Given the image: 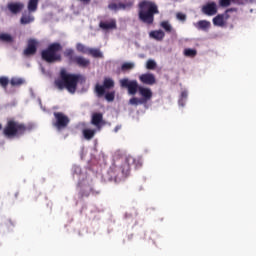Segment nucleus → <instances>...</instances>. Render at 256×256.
I'll return each mask as SVG.
<instances>
[{"label": "nucleus", "instance_id": "f257e3e1", "mask_svg": "<svg viewBox=\"0 0 256 256\" xmlns=\"http://www.w3.org/2000/svg\"><path fill=\"white\" fill-rule=\"evenodd\" d=\"M120 87L122 89H127L128 95H141V101L147 103V101H151L153 98V92L149 88H145L143 86H139V82L137 80H129V78H123L119 81Z\"/></svg>", "mask_w": 256, "mask_h": 256}, {"label": "nucleus", "instance_id": "f03ea898", "mask_svg": "<svg viewBox=\"0 0 256 256\" xmlns=\"http://www.w3.org/2000/svg\"><path fill=\"white\" fill-rule=\"evenodd\" d=\"M155 15H159V7L153 1L143 0L138 4V18L145 25H153Z\"/></svg>", "mask_w": 256, "mask_h": 256}, {"label": "nucleus", "instance_id": "7ed1b4c3", "mask_svg": "<svg viewBox=\"0 0 256 256\" xmlns=\"http://www.w3.org/2000/svg\"><path fill=\"white\" fill-rule=\"evenodd\" d=\"M79 83V75L69 74L67 71L62 70L60 72V77L54 81L56 89L63 91L67 89L69 93H75L77 91V84Z\"/></svg>", "mask_w": 256, "mask_h": 256}, {"label": "nucleus", "instance_id": "20e7f679", "mask_svg": "<svg viewBox=\"0 0 256 256\" xmlns=\"http://www.w3.org/2000/svg\"><path fill=\"white\" fill-rule=\"evenodd\" d=\"M131 165H135L136 169H139L143 165L141 158H134L133 156H128L125 161L118 167H115V179L122 181V179H127L131 175Z\"/></svg>", "mask_w": 256, "mask_h": 256}, {"label": "nucleus", "instance_id": "39448f33", "mask_svg": "<svg viewBox=\"0 0 256 256\" xmlns=\"http://www.w3.org/2000/svg\"><path fill=\"white\" fill-rule=\"evenodd\" d=\"M63 51V46L59 42H54L48 45L45 50H42L41 57L42 61L46 63H59L62 59L61 52Z\"/></svg>", "mask_w": 256, "mask_h": 256}, {"label": "nucleus", "instance_id": "423d86ee", "mask_svg": "<svg viewBox=\"0 0 256 256\" xmlns=\"http://www.w3.org/2000/svg\"><path fill=\"white\" fill-rule=\"evenodd\" d=\"M27 133V126L16 120H8L4 129L3 135L8 139H12V137H23Z\"/></svg>", "mask_w": 256, "mask_h": 256}, {"label": "nucleus", "instance_id": "0eeeda50", "mask_svg": "<svg viewBox=\"0 0 256 256\" xmlns=\"http://www.w3.org/2000/svg\"><path fill=\"white\" fill-rule=\"evenodd\" d=\"M54 119L55 120L52 125L57 129V131L67 129V127H69V123H71L69 116L65 115L63 112H54Z\"/></svg>", "mask_w": 256, "mask_h": 256}, {"label": "nucleus", "instance_id": "6e6552de", "mask_svg": "<svg viewBox=\"0 0 256 256\" xmlns=\"http://www.w3.org/2000/svg\"><path fill=\"white\" fill-rule=\"evenodd\" d=\"M113 87H115V81L111 78H105L102 86L96 84L95 92L98 97H103L105 95V89H113Z\"/></svg>", "mask_w": 256, "mask_h": 256}, {"label": "nucleus", "instance_id": "1a4fd4ad", "mask_svg": "<svg viewBox=\"0 0 256 256\" xmlns=\"http://www.w3.org/2000/svg\"><path fill=\"white\" fill-rule=\"evenodd\" d=\"M7 9L12 15H19L25 9V4L23 2H10L7 4Z\"/></svg>", "mask_w": 256, "mask_h": 256}, {"label": "nucleus", "instance_id": "9d476101", "mask_svg": "<svg viewBox=\"0 0 256 256\" xmlns=\"http://www.w3.org/2000/svg\"><path fill=\"white\" fill-rule=\"evenodd\" d=\"M202 13H204V15H208V17H213V15H217V3H207L202 7Z\"/></svg>", "mask_w": 256, "mask_h": 256}, {"label": "nucleus", "instance_id": "9b49d317", "mask_svg": "<svg viewBox=\"0 0 256 256\" xmlns=\"http://www.w3.org/2000/svg\"><path fill=\"white\" fill-rule=\"evenodd\" d=\"M139 81L144 85H155L157 83V79L155 75L152 73H145L139 76Z\"/></svg>", "mask_w": 256, "mask_h": 256}, {"label": "nucleus", "instance_id": "f8f14e48", "mask_svg": "<svg viewBox=\"0 0 256 256\" xmlns=\"http://www.w3.org/2000/svg\"><path fill=\"white\" fill-rule=\"evenodd\" d=\"M72 63H74V65H77L78 67H81L82 69H87V67L91 65V60L83 56H75Z\"/></svg>", "mask_w": 256, "mask_h": 256}, {"label": "nucleus", "instance_id": "ddd939ff", "mask_svg": "<svg viewBox=\"0 0 256 256\" xmlns=\"http://www.w3.org/2000/svg\"><path fill=\"white\" fill-rule=\"evenodd\" d=\"M35 53H37V41L35 39H30L27 48L24 50V55L29 57L30 55H35Z\"/></svg>", "mask_w": 256, "mask_h": 256}, {"label": "nucleus", "instance_id": "4468645a", "mask_svg": "<svg viewBox=\"0 0 256 256\" xmlns=\"http://www.w3.org/2000/svg\"><path fill=\"white\" fill-rule=\"evenodd\" d=\"M35 21V16L30 11L24 12L20 18L21 25H29Z\"/></svg>", "mask_w": 256, "mask_h": 256}, {"label": "nucleus", "instance_id": "2eb2a0df", "mask_svg": "<svg viewBox=\"0 0 256 256\" xmlns=\"http://www.w3.org/2000/svg\"><path fill=\"white\" fill-rule=\"evenodd\" d=\"M100 29L103 31H109V29H117V22L115 20H111L110 22L101 21L99 23Z\"/></svg>", "mask_w": 256, "mask_h": 256}, {"label": "nucleus", "instance_id": "dca6fc26", "mask_svg": "<svg viewBox=\"0 0 256 256\" xmlns=\"http://www.w3.org/2000/svg\"><path fill=\"white\" fill-rule=\"evenodd\" d=\"M231 3H233L234 5H245V2H243V0H219L220 7H229Z\"/></svg>", "mask_w": 256, "mask_h": 256}, {"label": "nucleus", "instance_id": "f3484780", "mask_svg": "<svg viewBox=\"0 0 256 256\" xmlns=\"http://www.w3.org/2000/svg\"><path fill=\"white\" fill-rule=\"evenodd\" d=\"M91 123L92 125H95V127H101V124L103 123V114L94 113L92 115Z\"/></svg>", "mask_w": 256, "mask_h": 256}, {"label": "nucleus", "instance_id": "a211bd4d", "mask_svg": "<svg viewBox=\"0 0 256 256\" xmlns=\"http://www.w3.org/2000/svg\"><path fill=\"white\" fill-rule=\"evenodd\" d=\"M195 27L200 31H208V29L211 27V22L207 20H200L196 23Z\"/></svg>", "mask_w": 256, "mask_h": 256}, {"label": "nucleus", "instance_id": "6ab92c4d", "mask_svg": "<svg viewBox=\"0 0 256 256\" xmlns=\"http://www.w3.org/2000/svg\"><path fill=\"white\" fill-rule=\"evenodd\" d=\"M150 37L156 41H163L165 39V32L163 30H154L150 32Z\"/></svg>", "mask_w": 256, "mask_h": 256}, {"label": "nucleus", "instance_id": "aec40b11", "mask_svg": "<svg viewBox=\"0 0 256 256\" xmlns=\"http://www.w3.org/2000/svg\"><path fill=\"white\" fill-rule=\"evenodd\" d=\"M88 55L94 59H103V52L99 48H89Z\"/></svg>", "mask_w": 256, "mask_h": 256}, {"label": "nucleus", "instance_id": "412c9836", "mask_svg": "<svg viewBox=\"0 0 256 256\" xmlns=\"http://www.w3.org/2000/svg\"><path fill=\"white\" fill-rule=\"evenodd\" d=\"M213 24L217 27H224L225 26V16L222 14H218L216 17L213 18Z\"/></svg>", "mask_w": 256, "mask_h": 256}, {"label": "nucleus", "instance_id": "4be33fe9", "mask_svg": "<svg viewBox=\"0 0 256 256\" xmlns=\"http://www.w3.org/2000/svg\"><path fill=\"white\" fill-rule=\"evenodd\" d=\"M38 6H39V0H29L28 11L30 13H35V11H37Z\"/></svg>", "mask_w": 256, "mask_h": 256}, {"label": "nucleus", "instance_id": "5701e85b", "mask_svg": "<svg viewBox=\"0 0 256 256\" xmlns=\"http://www.w3.org/2000/svg\"><path fill=\"white\" fill-rule=\"evenodd\" d=\"M132 69H135V63L133 62H124L121 65V71H123V73L127 71H132Z\"/></svg>", "mask_w": 256, "mask_h": 256}, {"label": "nucleus", "instance_id": "b1692460", "mask_svg": "<svg viewBox=\"0 0 256 256\" xmlns=\"http://www.w3.org/2000/svg\"><path fill=\"white\" fill-rule=\"evenodd\" d=\"M82 133L84 135V138L87 139V141H91V139L95 137L96 131L92 129H84Z\"/></svg>", "mask_w": 256, "mask_h": 256}, {"label": "nucleus", "instance_id": "393cba45", "mask_svg": "<svg viewBox=\"0 0 256 256\" xmlns=\"http://www.w3.org/2000/svg\"><path fill=\"white\" fill-rule=\"evenodd\" d=\"M0 41H3L4 43H13L14 40H13V36H11V34L1 33Z\"/></svg>", "mask_w": 256, "mask_h": 256}, {"label": "nucleus", "instance_id": "a878e982", "mask_svg": "<svg viewBox=\"0 0 256 256\" xmlns=\"http://www.w3.org/2000/svg\"><path fill=\"white\" fill-rule=\"evenodd\" d=\"M23 83H25V80H23L22 78H11L10 80V84L12 85V87H21Z\"/></svg>", "mask_w": 256, "mask_h": 256}, {"label": "nucleus", "instance_id": "bb28decb", "mask_svg": "<svg viewBox=\"0 0 256 256\" xmlns=\"http://www.w3.org/2000/svg\"><path fill=\"white\" fill-rule=\"evenodd\" d=\"M76 49H77L78 53H84L85 55H88L90 48L83 45L82 43H78L76 45Z\"/></svg>", "mask_w": 256, "mask_h": 256}, {"label": "nucleus", "instance_id": "cd10ccee", "mask_svg": "<svg viewBox=\"0 0 256 256\" xmlns=\"http://www.w3.org/2000/svg\"><path fill=\"white\" fill-rule=\"evenodd\" d=\"M160 26L163 30L166 31V33H171L173 31V27L171 26V24H169L168 21L161 22Z\"/></svg>", "mask_w": 256, "mask_h": 256}, {"label": "nucleus", "instance_id": "c85d7f7f", "mask_svg": "<svg viewBox=\"0 0 256 256\" xmlns=\"http://www.w3.org/2000/svg\"><path fill=\"white\" fill-rule=\"evenodd\" d=\"M184 55L185 57H196L197 56V50L186 48L184 49Z\"/></svg>", "mask_w": 256, "mask_h": 256}, {"label": "nucleus", "instance_id": "c756f323", "mask_svg": "<svg viewBox=\"0 0 256 256\" xmlns=\"http://www.w3.org/2000/svg\"><path fill=\"white\" fill-rule=\"evenodd\" d=\"M74 53L73 49H67L64 53L65 57H68L71 63H73V60L75 59Z\"/></svg>", "mask_w": 256, "mask_h": 256}, {"label": "nucleus", "instance_id": "7c9ffc66", "mask_svg": "<svg viewBox=\"0 0 256 256\" xmlns=\"http://www.w3.org/2000/svg\"><path fill=\"white\" fill-rule=\"evenodd\" d=\"M9 85V78L5 76L0 77V86L7 90V86Z\"/></svg>", "mask_w": 256, "mask_h": 256}, {"label": "nucleus", "instance_id": "2f4dec72", "mask_svg": "<svg viewBox=\"0 0 256 256\" xmlns=\"http://www.w3.org/2000/svg\"><path fill=\"white\" fill-rule=\"evenodd\" d=\"M130 105H145L144 102L141 101V98L133 97L129 100Z\"/></svg>", "mask_w": 256, "mask_h": 256}, {"label": "nucleus", "instance_id": "473e14b6", "mask_svg": "<svg viewBox=\"0 0 256 256\" xmlns=\"http://www.w3.org/2000/svg\"><path fill=\"white\" fill-rule=\"evenodd\" d=\"M233 12H237V8H229L225 11L224 14H222L224 16V21H227L231 16L229 15V13H233Z\"/></svg>", "mask_w": 256, "mask_h": 256}, {"label": "nucleus", "instance_id": "72a5a7b5", "mask_svg": "<svg viewBox=\"0 0 256 256\" xmlns=\"http://www.w3.org/2000/svg\"><path fill=\"white\" fill-rule=\"evenodd\" d=\"M157 67V63L155 62V60H148L146 63V69L149 70H154Z\"/></svg>", "mask_w": 256, "mask_h": 256}, {"label": "nucleus", "instance_id": "f704fd0d", "mask_svg": "<svg viewBox=\"0 0 256 256\" xmlns=\"http://www.w3.org/2000/svg\"><path fill=\"white\" fill-rule=\"evenodd\" d=\"M133 7V2L119 3V9H131Z\"/></svg>", "mask_w": 256, "mask_h": 256}, {"label": "nucleus", "instance_id": "c9c22d12", "mask_svg": "<svg viewBox=\"0 0 256 256\" xmlns=\"http://www.w3.org/2000/svg\"><path fill=\"white\" fill-rule=\"evenodd\" d=\"M106 101H115V92H108L105 94Z\"/></svg>", "mask_w": 256, "mask_h": 256}, {"label": "nucleus", "instance_id": "e433bc0d", "mask_svg": "<svg viewBox=\"0 0 256 256\" xmlns=\"http://www.w3.org/2000/svg\"><path fill=\"white\" fill-rule=\"evenodd\" d=\"M108 9H110V11H119L121 8H119V3L117 4L112 2L108 5Z\"/></svg>", "mask_w": 256, "mask_h": 256}, {"label": "nucleus", "instance_id": "4c0bfd02", "mask_svg": "<svg viewBox=\"0 0 256 256\" xmlns=\"http://www.w3.org/2000/svg\"><path fill=\"white\" fill-rule=\"evenodd\" d=\"M176 19H178V21H186L187 20V15H185L181 12H178L176 14Z\"/></svg>", "mask_w": 256, "mask_h": 256}, {"label": "nucleus", "instance_id": "58836bf2", "mask_svg": "<svg viewBox=\"0 0 256 256\" xmlns=\"http://www.w3.org/2000/svg\"><path fill=\"white\" fill-rule=\"evenodd\" d=\"M81 3H83V5H89V3H91V0H78Z\"/></svg>", "mask_w": 256, "mask_h": 256}, {"label": "nucleus", "instance_id": "ea45409f", "mask_svg": "<svg viewBox=\"0 0 256 256\" xmlns=\"http://www.w3.org/2000/svg\"><path fill=\"white\" fill-rule=\"evenodd\" d=\"M181 98H182V99H187V91H183V92L181 93Z\"/></svg>", "mask_w": 256, "mask_h": 256}, {"label": "nucleus", "instance_id": "a19ab883", "mask_svg": "<svg viewBox=\"0 0 256 256\" xmlns=\"http://www.w3.org/2000/svg\"><path fill=\"white\" fill-rule=\"evenodd\" d=\"M119 129H120V127L116 126L115 131L117 132V131H119Z\"/></svg>", "mask_w": 256, "mask_h": 256}, {"label": "nucleus", "instance_id": "79ce46f5", "mask_svg": "<svg viewBox=\"0 0 256 256\" xmlns=\"http://www.w3.org/2000/svg\"><path fill=\"white\" fill-rule=\"evenodd\" d=\"M1 129H3V125L0 124V131H1Z\"/></svg>", "mask_w": 256, "mask_h": 256}]
</instances>
